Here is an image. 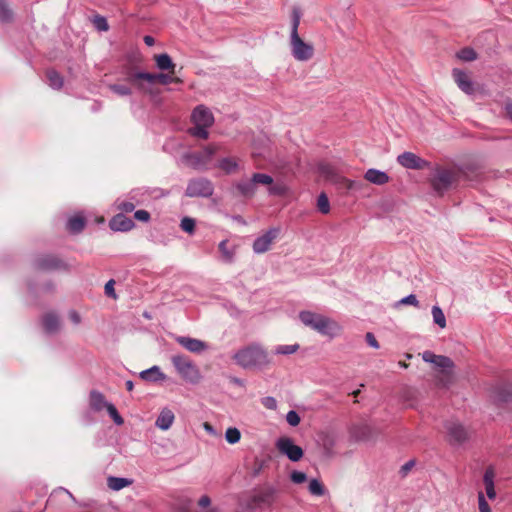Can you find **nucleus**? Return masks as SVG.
Here are the masks:
<instances>
[{
  "instance_id": "f257e3e1",
  "label": "nucleus",
  "mask_w": 512,
  "mask_h": 512,
  "mask_svg": "<svg viewBox=\"0 0 512 512\" xmlns=\"http://www.w3.org/2000/svg\"><path fill=\"white\" fill-rule=\"evenodd\" d=\"M234 361L245 369L264 368L272 363V359L265 348L259 344H252L240 349L233 356Z\"/></svg>"
},
{
  "instance_id": "f03ea898",
  "label": "nucleus",
  "mask_w": 512,
  "mask_h": 512,
  "mask_svg": "<svg viewBox=\"0 0 512 512\" xmlns=\"http://www.w3.org/2000/svg\"><path fill=\"white\" fill-rule=\"evenodd\" d=\"M299 319L305 326L331 338L339 335L342 331V327L338 322L322 314L301 311Z\"/></svg>"
},
{
  "instance_id": "7ed1b4c3",
  "label": "nucleus",
  "mask_w": 512,
  "mask_h": 512,
  "mask_svg": "<svg viewBox=\"0 0 512 512\" xmlns=\"http://www.w3.org/2000/svg\"><path fill=\"white\" fill-rule=\"evenodd\" d=\"M126 81L137 86L138 89L147 91V88L145 87V83L149 85H153L155 83H160L162 85H167L171 82L180 83L181 80L179 78H172L169 75L160 73V74H153V73H146V72H136L132 69H129L126 72Z\"/></svg>"
},
{
  "instance_id": "20e7f679",
  "label": "nucleus",
  "mask_w": 512,
  "mask_h": 512,
  "mask_svg": "<svg viewBox=\"0 0 512 512\" xmlns=\"http://www.w3.org/2000/svg\"><path fill=\"white\" fill-rule=\"evenodd\" d=\"M421 356L425 362L434 364L435 367L439 370V374L437 375L439 383H441L443 386L451 383L453 378L454 363L449 357L436 355L431 351H424Z\"/></svg>"
},
{
  "instance_id": "39448f33",
  "label": "nucleus",
  "mask_w": 512,
  "mask_h": 512,
  "mask_svg": "<svg viewBox=\"0 0 512 512\" xmlns=\"http://www.w3.org/2000/svg\"><path fill=\"white\" fill-rule=\"evenodd\" d=\"M177 373L187 382L197 384L201 380V373L196 364L185 355H174L171 358Z\"/></svg>"
},
{
  "instance_id": "423d86ee",
  "label": "nucleus",
  "mask_w": 512,
  "mask_h": 512,
  "mask_svg": "<svg viewBox=\"0 0 512 512\" xmlns=\"http://www.w3.org/2000/svg\"><path fill=\"white\" fill-rule=\"evenodd\" d=\"M319 171L328 181L334 184L339 190L350 191L361 189L363 184L361 182L353 181L339 175L334 168L329 164H321Z\"/></svg>"
},
{
  "instance_id": "0eeeda50",
  "label": "nucleus",
  "mask_w": 512,
  "mask_h": 512,
  "mask_svg": "<svg viewBox=\"0 0 512 512\" xmlns=\"http://www.w3.org/2000/svg\"><path fill=\"white\" fill-rule=\"evenodd\" d=\"M459 179V173L455 170L436 169L434 176L431 178L433 189L440 195L447 191Z\"/></svg>"
},
{
  "instance_id": "6e6552de",
  "label": "nucleus",
  "mask_w": 512,
  "mask_h": 512,
  "mask_svg": "<svg viewBox=\"0 0 512 512\" xmlns=\"http://www.w3.org/2000/svg\"><path fill=\"white\" fill-rule=\"evenodd\" d=\"M291 54L297 61H308L314 56V47L299 35H290Z\"/></svg>"
},
{
  "instance_id": "1a4fd4ad",
  "label": "nucleus",
  "mask_w": 512,
  "mask_h": 512,
  "mask_svg": "<svg viewBox=\"0 0 512 512\" xmlns=\"http://www.w3.org/2000/svg\"><path fill=\"white\" fill-rule=\"evenodd\" d=\"M213 184L205 178H197L189 181L185 190L188 197H210L213 194Z\"/></svg>"
},
{
  "instance_id": "9d476101",
  "label": "nucleus",
  "mask_w": 512,
  "mask_h": 512,
  "mask_svg": "<svg viewBox=\"0 0 512 512\" xmlns=\"http://www.w3.org/2000/svg\"><path fill=\"white\" fill-rule=\"evenodd\" d=\"M33 266L36 270L44 272L67 269V265L60 258L52 254L37 256L33 261Z\"/></svg>"
},
{
  "instance_id": "9b49d317",
  "label": "nucleus",
  "mask_w": 512,
  "mask_h": 512,
  "mask_svg": "<svg viewBox=\"0 0 512 512\" xmlns=\"http://www.w3.org/2000/svg\"><path fill=\"white\" fill-rule=\"evenodd\" d=\"M351 437L357 442H375L380 430L366 423L353 425L350 430Z\"/></svg>"
},
{
  "instance_id": "f8f14e48",
  "label": "nucleus",
  "mask_w": 512,
  "mask_h": 512,
  "mask_svg": "<svg viewBox=\"0 0 512 512\" xmlns=\"http://www.w3.org/2000/svg\"><path fill=\"white\" fill-rule=\"evenodd\" d=\"M277 450L288 457L289 460L297 462L303 457V449L295 445L293 440L289 437H281L276 442Z\"/></svg>"
},
{
  "instance_id": "ddd939ff",
  "label": "nucleus",
  "mask_w": 512,
  "mask_h": 512,
  "mask_svg": "<svg viewBox=\"0 0 512 512\" xmlns=\"http://www.w3.org/2000/svg\"><path fill=\"white\" fill-rule=\"evenodd\" d=\"M280 234L279 228H270L263 235L255 239L253 243V250L257 254H262L270 250L273 242L278 238Z\"/></svg>"
},
{
  "instance_id": "4468645a",
  "label": "nucleus",
  "mask_w": 512,
  "mask_h": 512,
  "mask_svg": "<svg viewBox=\"0 0 512 512\" xmlns=\"http://www.w3.org/2000/svg\"><path fill=\"white\" fill-rule=\"evenodd\" d=\"M397 162L406 169L423 170L429 167V162L413 152H404L397 157Z\"/></svg>"
},
{
  "instance_id": "2eb2a0df",
  "label": "nucleus",
  "mask_w": 512,
  "mask_h": 512,
  "mask_svg": "<svg viewBox=\"0 0 512 512\" xmlns=\"http://www.w3.org/2000/svg\"><path fill=\"white\" fill-rule=\"evenodd\" d=\"M191 120L194 125H201L206 127H210L214 123L212 112L204 105H199L193 110Z\"/></svg>"
},
{
  "instance_id": "dca6fc26",
  "label": "nucleus",
  "mask_w": 512,
  "mask_h": 512,
  "mask_svg": "<svg viewBox=\"0 0 512 512\" xmlns=\"http://www.w3.org/2000/svg\"><path fill=\"white\" fill-rule=\"evenodd\" d=\"M446 431L450 437V441H454L455 443H463L468 438V433L466 429L458 422L448 421L445 424Z\"/></svg>"
},
{
  "instance_id": "f3484780",
  "label": "nucleus",
  "mask_w": 512,
  "mask_h": 512,
  "mask_svg": "<svg viewBox=\"0 0 512 512\" xmlns=\"http://www.w3.org/2000/svg\"><path fill=\"white\" fill-rule=\"evenodd\" d=\"M175 340L183 348L192 353H201L208 348V345L204 341L191 337L177 336Z\"/></svg>"
},
{
  "instance_id": "a211bd4d",
  "label": "nucleus",
  "mask_w": 512,
  "mask_h": 512,
  "mask_svg": "<svg viewBox=\"0 0 512 512\" xmlns=\"http://www.w3.org/2000/svg\"><path fill=\"white\" fill-rule=\"evenodd\" d=\"M233 192L235 195L242 196L247 199L252 198L256 193V186L253 181V177L237 182L233 187Z\"/></svg>"
},
{
  "instance_id": "6ab92c4d",
  "label": "nucleus",
  "mask_w": 512,
  "mask_h": 512,
  "mask_svg": "<svg viewBox=\"0 0 512 512\" xmlns=\"http://www.w3.org/2000/svg\"><path fill=\"white\" fill-rule=\"evenodd\" d=\"M452 75L454 81L464 93L472 94L474 92L473 83L464 71L460 69H453Z\"/></svg>"
},
{
  "instance_id": "aec40b11",
  "label": "nucleus",
  "mask_w": 512,
  "mask_h": 512,
  "mask_svg": "<svg viewBox=\"0 0 512 512\" xmlns=\"http://www.w3.org/2000/svg\"><path fill=\"white\" fill-rule=\"evenodd\" d=\"M109 226L114 231H129L134 227V222L120 213L111 219Z\"/></svg>"
},
{
  "instance_id": "412c9836",
  "label": "nucleus",
  "mask_w": 512,
  "mask_h": 512,
  "mask_svg": "<svg viewBox=\"0 0 512 512\" xmlns=\"http://www.w3.org/2000/svg\"><path fill=\"white\" fill-rule=\"evenodd\" d=\"M43 327L47 333H56L61 328L59 316L54 312H48L42 319Z\"/></svg>"
},
{
  "instance_id": "4be33fe9",
  "label": "nucleus",
  "mask_w": 512,
  "mask_h": 512,
  "mask_svg": "<svg viewBox=\"0 0 512 512\" xmlns=\"http://www.w3.org/2000/svg\"><path fill=\"white\" fill-rule=\"evenodd\" d=\"M493 398L499 404L509 403L512 401V389L508 385H498L494 388Z\"/></svg>"
},
{
  "instance_id": "5701e85b",
  "label": "nucleus",
  "mask_w": 512,
  "mask_h": 512,
  "mask_svg": "<svg viewBox=\"0 0 512 512\" xmlns=\"http://www.w3.org/2000/svg\"><path fill=\"white\" fill-rule=\"evenodd\" d=\"M364 178L368 182L376 185H384L390 180L389 176L385 172L373 168L366 171Z\"/></svg>"
},
{
  "instance_id": "b1692460",
  "label": "nucleus",
  "mask_w": 512,
  "mask_h": 512,
  "mask_svg": "<svg viewBox=\"0 0 512 512\" xmlns=\"http://www.w3.org/2000/svg\"><path fill=\"white\" fill-rule=\"evenodd\" d=\"M174 419V413L170 409L164 408L160 412L155 425L161 430H168L172 426Z\"/></svg>"
},
{
  "instance_id": "393cba45",
  "label": "nucleus",
  "mask_w": 512,
  "mask_h": 512,
  "mask_svg": "<svg viewBox=\"0 0 512 512\" xmlns=\"http://www.w3.org/2000/svg\"><path fill=\"white\" fill-rule=\"evenodd\" d=\"M156 65L161 70H168L171 73H174L175 64L172 62L171 57L164 53L154 56Z\"/></svg>"
},
{
  "instance_id": "a878e982",
  "label": "nucleus",
  "mask_w": 512,
  "mask_h": 512,
  "mask_svg": "<svg viewBox=\"0 0 512 512\" xmlns=\"http://www.w3.org/2000/svg\"><path fill=\"white\" fill-rule=\"evenodd\" d=\"M109 403H106L105 401V397L104 395L101 393V392H98V391H92L90 393V405L91 407L96 410V411H100L102 410L104 407L107 408V405Z\"/></svg>"
},
{
  "instance_id": "bb28decb",
  "label": "nucleus",
  "mask_w": 512,
  "mask_h": 512,
  "mask_svg": "<svg viewBox=\"0 0 512 512\" xmlns=\"http://www.w3.org/2000/svg\"><path fill=\"white\" fill-rule=\"evenodd\" d=\"M140 377L147 381H157L165 379V375L160 371V369L157 366H153L152 368L141 372Z\"/></svg>"
},
{
  "instance_id": "cd10ccee",
  "label": "nucleus",
  "mask_w": 512,
  "mask_h": 512,
  "mask_svg": "<svg viewBox=\"0 0 512 512\" xmlns=\"http://www.w3.org/2000/svg\"><path fill=\"white\" fill-rule=\"evenodd\" d=\"M46 77L52 88L60 89L63 86V78L56 70L48 69L46 71Z\"/></svg>"
},
{
  "instance_id": "c85d7f7f",
  "label": "nucleus",
  "mask_w": 512,
  "mask_h": 512,
  "mask_svg": "<svg viewBox=\"0 0 512 512\" xmlns=\"http://www.w3.org/2000/svg\"><path fill=\"white\" fill-rule=\"evenodd\" d=\"M131 484V481L127 478L120 477H109L107 479V485L110 489L119 491Z\"/></svg>"
},
{
  "instance_id": "c756f323",
  "label": "nucleus",
  "mask_w": 512,
  "mask_h": 512,
  "mask_svg": "<svg viewBox=\"0 0 512 512\" xmlns=\"http://www.w3.org/2000/svg\"><path fill=\"white\" fill-rule=\"evenodd\" d=\"M13 11L10 9L6 0H0V21L9 23L13 20Z\"/></svg>"
},
{
  "instance_id": "7c9ffc66",
  "label": "nucleus",
  "mask_w": 512,
  "mask_h": 512,
  "mask_svg": "<svg viewBox=\"0 0 512 512\" xmlns=\"http://www.w3.org/2000/svg\"><path fill=\"white\" fill-rule=\"evenodd\" d=\"M67 226L71 232L79 233L85 227V219L81 216H74L69 219Z\"/></svg>"
},
{
  "instance_id": "2f4dec72",
  "label": "nucleus",
  "mask_w": 512,
  "mask_h": 512,
  "mask_svg": "<svg viewBox=\"0 0 512 512\" xmlns=\"http://www.w3.org/2000/svg\"><path fill=\"white\" fill-rule=\"evenodd\" d=\"M219 167L227 174H231L237 171L238 162L235 158H223L219 162Z\"/></svg>"
},
{
  "instance_id": "473e14b6",
  "label": "nucleus",
  "mask_w": 512,
  "mask_h": 512,
  "mask_svg": "<svg viewBox=\"0 0 512 512\" xmlns=\"http://www.w3.org/2000/svg\"><path fill=\"white\" fill-rule=\"evenodd\" d=\"M431 313L434 323L444 329L446 327V317L442 309L439 306H433Z\"/></svg>"
},
{
  "instance_id": "72a5a7b5",
  "label": "nucleus",
  "mask_w": 512,
  "mask_h": 512,
  "mask_svg": "<svg viewBox=\"0 0 512 512\" xmlns=\"http://www.w3.org/2000/svg\"><path fill=\"white\" fill-rule=\"evenodd\" d=\"M308 490L314 496H323L326 492L325 486L318 479H312L309 482Z\"/></svg>"
},
{
  "instance_id": "f704fd0d",
  "label": "nucleus",
  "mask_w": 512,
  "mask_h": 512,
  "mask_svg": "<svg viewBox=\"0 0 512 512\" xmlns=\"http://www.w3.org/2000/svg\"><path fill=\"white\" fill-rule=\"evenodd\" d=\"M252 177L256 187L257 185H264L269 188L273 184V178L267 174L254 173Z\"/></svg>"
},
{
  "instance_id": "c9c22d12",
  "label": "nucleus",
  "mask_w": 512,
  "mask_h": 512,
  "mask_svg": "<svg viewBox=\"0 0 512 512\" xmlns=\"http://www.w3.org/2000/svg\"><path fill=\"white\" fill-rule=\"evenodd\" d=\"M219 251L221 252L222 254V257L223 259L230 263L233 261V258H234V251L230 250L228 248V241L227 240H223L219 243Z\"/></svg>"
},
{
  "instance_id": "e433bc0d",
  "label": "nucleus",
  "mask_w": 512,
  "mask_h": 512,
  "mask_svg": "<svg viewBox=\"0 0 512 512\" xmlns=\"http://www.w3.org/2000/svg\"><path fill=\"white\" fill-rule=\"evenodd\" d=\"M225 438L229 444H236L241 439V433L239 429L235 427H229L225 432Z\"/></svg>"
},
{
  "instance_id": "4c0bfd02",
  "label": "nucleus",
  "mask_w": 512,
  "mask_h": 512,
  "mask_svg": "<svg viewBox=\"0 0 512 512\" xmlns=\"http://www.w3.org/2000/svg\"><path fill=\"white\" fill-rule=\"evenodd\" d=\"M299 344H291V345H278L274 353L278 355H290L294 354L298 351Z\"/></svg>"
},
{
  "instance_id": "58836bf2",
  "label": "nucleus",
  "mask_w": 512,
  "mask_h": 512,
  "mask_svg": "<svg viewBox=\"0 0 512 512\" xmlns=\"http://www.w3.org/2000/svg\"><path fill=\"white\" fill-rule=\"evenodd\" d=\"M209 127L201 126V125H195L194 127L190 128L188 130L189 134L200 138V139H207L209 137L208 129Z\"/></svg>"
},
{
  "instance_id": "ea45409f",
  "label": "nucleus",
  "mask_w": 512,
  "mask_h": 512,
  "mask_svg": "<svg viewBox=\"0 0 512 512\" xmlns=\"http://www.w3.org/2000/svg\"><path fill=\"white\" fill-rule=\"evenodd\" d=\"M288 188L283 183H274L268 188V193L273 196H284L286 195Z\"/></svg>"
},
{
  "instance_id": "a19ab883",
  "label": "nucleus",
  "mask_w": 512,
  "mask_h": 512,
  "mask_svg": "<svg viewBox=\"0 0 512 512\" xmlns=\"http://www.w3.org/2000/svg\"><path fill=\"white\" fill-rule=\"evenodd\" d=\"M301 13L298 8H293L292 11V24H291V33L290 35H299L298 28L300 25Z\"/></svg>"
},
{
  "instance_id": "79ce46f5",
  "label": "nucleus",
  "mask_w": 512,
  "mask_h": 512,
  "mask_svg": "<svg viewBox=\"0 0 512 512\" xmlns=\"http://www.w3.org/2000/svg\"><path fill=\"white\" fill-rule=\"evenodd\" d=\"M317 207H318V209H319V211L321 213H323V214L329 213V211H330V204H329L328 197H327V195L325 193H321L318 196Z\"/></svg>"
},
{
  "instance_id": "37998d69",
  "label": "nucleus",
  "mask_w": 512,
  "mask_h": 512,
  "mask_svg": "<svg viewBox=\"0 0 512 512\" xmlns=\"http://www.w3.org/2000/svg\"><path fill=\"white\" fill-rule=\"evenodd\" d=\"M457 57L463 61H473L477 58V54L472 48L466 47L457 53Z\"/></svg>"
},
{
  "instance_id": "c03bdc74",
  "label": "nucleus",
  "mask_w": 512,
  "mask_h": 512,
  "mask_svg": "<svg viewBox=\"0 0 512 512\" xmlns=\"http://www.w3.org/2000/svg\"><path fill=\"white\" fill-rule=\"evenodd\" d=\"M109 88L112 92L119 96H128L132 93V90L128 86L122 84H112L109 86Z\"/></svg>"
},
{
  "instance_id": "a18cd8bd",
  "label": "nucleus",
  "mask_w": 512,
  "mask_h": 512,
  "mask_svg": "<svg viewBox=\"0 0 512 512\" xmlns=\"http://www.w3.org/2000/svg\"><path fill=\"white\" fill-rule=\"evenodd\" d=\"M217 147L215 145H208L206 146L200 153L202 154L203 164H207L212 156L216 153Z\"/></svg>"
},
{
  "instance_id": "49530a36",
  "label": "nucleus",
  "mask_w": 512,
  "mask_h": 512,
  "mask_svg": "<svg viewBox=\"0 0 512 512\" xmlns=\"http://www.w3.org/2000/svg\"><path fill=\"white\" fill-rule=\"evenodd\" d=\"M180 227L183 231L192 234L195 230V220L190 217H184L181 220Z\"/></svg>"
},
{
  "instance_id": "de8ad7c7",
  "label": "nucleus",
  "mask_w": 512,
  "mask_h": 512,
  "mask_svg": "<svg viewBox=\"0 0 512 512\" xmlns=\"http://www.w3.org/2000/svg\"><path fill=\"white\" fill-rule=\"evenodd\" d=\"M107 411L117 425L123 424V418L120 416L116 407L113 404L107 405Z\"/></svg>"
},
{
  "instance_id": "09e8293b",
  "label": "nucleus",
  "mask_w": 512,
  "mask_h": 512,
  "mask_svg": "<svg viewBox=\"0 0 512 512\" xmlns=\"http://www.w3.org/2000/svg\"><path fill=\"white\" fill-rule=\"evenodd\" d=\"M478 507L480 512H491V508L482 491L478 492Z\"/></svg>"
},
{
  "instance_id": "8fccbe9b",
  "label": "nucleus",
  "mask_w": 512,
  "mask_h": 512,
  "mask_svg": "<svg viewBox=\"0 0 512 512\" xmlns=\"http://www.w3.org/2000/svg\"><path fill=\"white\" fill-rule=\"evenodd\" d=\"M187 158L189 160H191V164L195 167V168H201L203 166H205L206 164H203L202 161H203V158H202V154L200 152L198 153H193V154H190L187 156Z\"/></svg>"
},
{
  "instance_id": "3c124183",
  "label": "nucleus",
  "mask_w": 512,
  "mask_h": 512,
  "mask_svg": "<svg viewBox=\"0 0 512 512\" xmlns=\"http://www.w3.org/2000/svg\"><path fill=\"white\" fill-rule=\"evenodd\" d=\"M494 478H495L494 468L492 466H489L485 470V473L483 476L484 485L486 486V485L494 484Z\"/></svg>"
},
{
  "instance_id": "603ef678",
  "label": "nucleus",
  "mask_w": 512,
  "mask_h": 512,
  "mask_svg": "<svg viewBox=\"0 0 512 512\" xmlns=\"http://www.w3.org/2000/svg\"><path fill=\"white\" fill-rule=\"evenodd\" d=\"M94 25L99 31H107L109 29V25L106 18L102 16L95 17Z\"/></svg>"
},
{
  "instance_id": "864d4df0",
  "label": "nucleus",
  "mask_w": 512,
  "mask_h": 512,
  "mask_svg": "<svg viewBox=\"0 0 512 512\" xmlns=\"http://www.w3.org/2000/svg\"><path fill=\"white\" fill-rule=\"evenodd\" d=\"M286 420L289 425L295 427L300 423V416L296 411H289L286 415Z\"/></svg>"
},
{
  "instance_id": "5fc2aeb1",
  "label": "nucleus",
  "mask_w": 512,
  "mask_h": 512,
  "mask_svg": "<svg viewBox=\"0 0 512 512\" xmlns=\"http://www.w3.org/2000/svg\"><path fill=\"white\" fill-rule=\"evenodd\" d=\"M291 481L296 484H301L306 481L307 476L304 472L293 471L290 475Z\"/></svg>"
},
{
  "instance_id": "6e6d98bb",
  "label": "nucleus",
  "mask_w": 512,
  "mask_h": 512,
  "mask_svg": "<svg viewBox=\"0 0 512 512\" xmlns=\"http://www.w3.org/2000/svg\"><path fill=\"white\" fill-rule=\"evenodd\" d=\"M114 285H115V281L113 279L109 280L106 284H105V294L108 296V297H111L113 299H116V293H115V290H114Z\"/></svg>"
},
{
  "instance_id": "4d7b16f0",
  "label": "nucleus",
  "mask_w": 512,
  "mask_h": 512,
  "mask_svg": "<svg viewBox=\"0 0 512 512\" xmlns=\"http://www.w3.org/2000/svg\"><path fill=\"white\" fill-rule=\"evenodd\" d=\"M134 218L141 222H148L150 219V214L146 210H137L134 213Z\"/></svg>"
},
{
  "instance_id": "13d9d810",
  "label": "nucleus",
  "mask_w": 512,
  "mask_h": 512,
  "mask_svg": "<svg viewBox=\"0 0 512 512\" xmlns=\"http://www.w3.org/2000/svg\"><path fill=\"white\" fill-rule=\"evenodd\" d=\"M262 404L265 408L274 410L277 408V401L273 397H265L262 399Z\"/></svg>"
},
{
  "instance_id": "bf43d9fd",
  "label": "nucleus",
  "mask_w": 512,
  "mask_h": 512,
  "mask_svg": "<svg viewBox=\"0 0 512 512\" xmlns=\"http://www.w3.org/2000/svg\"><path fill=\"white\" fill-rule=\"evenodd\" d=\"M400 303L406 304V305H412L414 307L419 306V301L417 300L416 296L413 294H410V295L404 297L403 299H401Z\"/></svg>"
},
{
  "instance_id": "052dcab7",
  "label": "nucleus",
  "mask_w": 512,
  "mask_h": 512,
  "mask_svg": "<svg viewBox=\"0 0 512 512\" xmlns=\"http://www.w3.org/2000/svg\"><path fill=\"white\" fill-rule=\"evenodd\" d=\"M365 339L369 346L375 349H378L380 347L379 342L377 341L373 333L367 332L365 335Z\"/></svg>"
},
{
  "instance_id": "680f3d73",
  "label": "nucleus",
  "mask_w": 512,
  "mask_h": 512,
  "mask_svg": "<svg viewBox=\"0 0 512 512\" xmlns=\"http://www.w3.org/2000/svg\"><path fill=\"white\" fill-rule=\"evenodd\" d=\"M134 208L135 205L132 202L128 201H122L118 204V209L126 213L132 212Z\"/></svg>"
},
{
  "instance_id": "e2e57ef3",
  "label": "nucleus",
  "mask_w": 512,
  "mask_h": 512,
  "mask_svg": "<svg viewBox=\"0 0 512 512\" xmlns=\"http://www.w3.org/2000/svg\"><path fill=\"white\" fill-rule=\"evenodd\" d=\"M264 466H265V461L256 459L253 464L252 475L253 476L259 475L261 473V471L263 470Z\"/></svg>"
},
{
  "instance_id": "0e129e2a",
  "label": "nucleus",
  "mask_w": 512,
  "mask_h": 512,
  "mask_svg": "<svg viewBox=\"0 0 512 512\" xmlns=\"http://www.w3.org/2000/svg\"><path fill=\"white\" fill-rule=\"evenodd\" d=\"M68 317L71 320V322L74 323L75 325H78L81 322V316L79 315L78 312L74 310L69 312Z\"/></svg>"
},
{
  "instance_id": "69168bd1",
  "label": "nucleus",
  "mask_w": 512,
  "mask_h": 512,
  "mask_svg": "<svg viewBox=\"0 0 512 512\" xmlns=\"http://www.w3.org/2000/svg\"><path fill=\"white\" fill-rule=\"evenodd\" d=\"M272 495H273V490H267L263 494L255 497V500L261 501V502H266V501H269V499L272 497Z\"/></svg>"
},
{
  "instance_id": "338daca9",
  "label": "nucleus",
  "mask_w": 512,
  "mask_h": 512,
  "mask_svg": "<svg viewBox=\"0 0 512 512\" xmlns=\"http://www.w3.org/2000/svg\"><path fill=\"white\" fill-rule=\"evenodd\" d=\"M485 490H486V494H487V497L489 499H495L496 497V491H495V487H494V484H490V485H486L485 486Z\"/></svg>"
},
{
  "instance_id": "774afa93",
  "label": "nucleus",
  "mask_w": 512,
  "mask_h": 512,
  "mask_svg": "<svg viewBox=\"0 0 512 512\" xmlns=\"http://www.w3.org/2000/svg\"><path fill=\"white\" fill-rule=\"evenodd\" d=\"M211 503V500L209 498V496L207 495H203L199 501H198V505L201 506V507H208Z\"/></svg>"
}]
</instances>
